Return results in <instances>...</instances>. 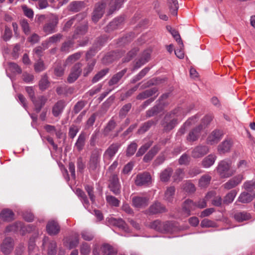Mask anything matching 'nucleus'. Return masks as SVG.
Masks as SVG:
<instances>
[{
	"label": "nucleus",
	"instance_id": "nucleus-56",
	"mask_svg": "<svg viewBox=\"0 0 255 255\" xmlns=\"http://www.w3.org/2000/svg\"><path fill=\"white\" fill-rule=\"evenodd\" d=\"M63 36L61 33H58L50 37L46 41L48 44L54 43L59 42Z\"/></svg>",
	"mask_w": 255,
	"mask_h": 255
},
{
	"label": "nucleus",
	"instance_id": "nucleus-34",
	"mask_svg": "<svg viewBox=\"0 0 255 255\" xmlns=\"http://www.w3.org/2000/svg\"><path fill=\"white\" fill-rule=\"evenodd\" d=\"M234 218L238 222H242L249 220L251 216L250 214L245 212H239L235 213Z\"/></svg>",
	"mask_w": 255,
	"mask_h": 255
},
{
	"label": "nucleus",
	"instance_id": "nucleus-59",
	"mask_svg": "<svg viewBox=\"0 0 255 255\" xmlns=\"http://www.w3.org/2000/svg\"><path fill=\"white\" fill-rule=\"evenodd\" d=\"M190 160V157L186 153L182 154L178 159V163L180 165H187Z\"/></svg>",
	"mask_w": 255,
	"mask_h": 255
},
{
	"label": "nucleus",
	"instance_id": "nucleus-58",
	"mask_svg": "<svg viewBox=\"0 0 255 255\" xmlns=\"http://www.w3.org/2000/svg\"><path fill=\"white\" fill-rule=\"evenodd\" d=\"M137 147V145L135 142H131L127 148V155L129 156L133 155L136 150Z\"/></svg>",
	"mask_w": 255,
	"mask_h": 255
},
{
	"label": "nucleus",
	"instance_id": "nucleus-57",
	"mask_svg": "<svg viewBox=\"0 0 255 255\" xmlns=\"http://www.w3.org/2000/svg\"><path fill=\"white\" fill-rule=\"evenodd\" d=\"M96 61L93 60L91 63H89L85 68L84 69L83 75L85 77L87 76L93 70L96 64Z\"/></svg>",
	"mask_w": 255,
	"mask_h": 255
},
{
	"label": "nucleus",
	"instance_id": "nucleus-19",
	"mask_svg": "<svg viewBox=\"0 0 255 255\" xmlns=\"http://www.w3.org/2000/svg\"><path fill=\"white\" fill-rule=\"evenodd\" d=\"M148 211L151 214H156L165 212L166 209L160 203L155 202L149 207Z\"/></svg>",
	"mask_w": 255,
	"mask_h": 255
},
{
	"label": "nucleus",
	"instance_id": "nucleus-55",
	"mask_svg": "<svg viewBox=\"0 0 255 255\" xmlns=\"http://www.w3.org/2000/svg\"><path fill=\"white\" fill-rule=\"evenodd\" d=\"M116 126V122L114 120H110L104 129V134L105 135H107L110 132L112 131L115 128Z\"/></svg>",
	"mask_w": 255,
	"mask_h": 255
},
{
	"label": "nucleus",
	"instance_id": "nucleus-3",
	"mask_svg": "<svg viewBox=\"0 0 255 255\" xmlns=\"http://www.w3.org/2000/svg\"><path fill=\"white\" fill-rule=\"evenodd\" d=\"M231 164V161L227 160H223L219 162L216 169L221 178H228L235 173V171L230 170Z\"/></svg>",
	"mask_w": 255,
	"mask_h": 255
},
{
	"label": "nucleus",
	"instance_id": "nucleus-43",
	"mask_svg": "<svg viewBox=\"0 0 255 255\" xmlns=\"http://www.w3.org/2000/svg\"><path fill=\"white\" fill-rule=\"evenodd\" d=\"M166 28L168 31L170 32V33L172 34V35L173 36V37L175 38V39L176 40L177 42H180L181 46L180 47L183 46V43L182 42V41L181 40V38L180 37V36L179 34V33L175 30V29H173L170 26H167Z\"/></svg>",
	"mask_w": 255,
	"mask_h": 255
},
{
	"label": "nucleus",
	"instance_id": "nucleus-26",
	"mask_svg": "<svg viewBox=\"0 0 255 255\" xmlns=\"http://www.w3.org/2000/svg\"><path fill=\"white\" fill-rule=\"evenodd\" d=\"M158 91L156 88L154 87L150 89L146 90L144 92L139 94L136 98L138 100H143L149 97H151L156 94Z\"/></svg>",
	"mask_w": 255,
	"mask_h": 255
},
{
	"label": "nucleus",
	"instance_id": "nucleus-1",
	"mask_svg": "<svg viewBox=\"0 0 255 255\" xmlns=\"http://www.w3.org/2000/svg\"><path fill=\"white\" fill-rule=\"evenodd\" d=\"M125 0H102L95 5L92 14V20L97 22L103 15L105 8H107V14H112L118 10L122 6Z\"/></svg>",
	"mask_w": 255,
	"mask_h": 255
},
{
	"label": "nucleus",
	"instance_id": "nucleus-42",
	"mask_svg": "<svg viewBox=\"0 0 255 255\" xmlns=\"http://www.w3.org/2000/svg\"><path fill=\"white\" fill-rule=\"evenodd\" d=\"M76 195L80 198L84 206L87 207L89 204V201L85 193L80 189H77L76 190Z\"/></svg>",
	"mask_w": 255,
	"mask_h": 255
},
{
	"label": "nucleus",
	"instance_id": "nucleus-33",
	"mask_svg": "<svg viewBox=\"0 0 255 255\" xmlns=\"http://www.w3.org/2000/svg\"><path fill=\"white\" fill-rule=\"evenodd\" d=\"M216 156L214 154H209L202 161V164L205 168H208L213 165L216 159Z\"/></svg>",
	"mask_w": 255,
	"mask_h": 255
},
{
	"label": "nucleus",
	"instance_id": "nucleus-47",
	"mask_svg": "<svg viewBox=\"0 0 255 255\" xmlns=\"http://www.w3.org/2000/svg\"><path fill=\"white\" fill-rule=\"evenodd\" d=\"M49 86V82L46 75H43L39 82V89L44 91Z\"/></svg>",
	"mask_w": 255,
	"mask_h": 255
},
{
	"label": "nucleus",
	"instance_id": "nucleus-11",
	"mask_svg": "<svg viewBox=\"0 0 255 255\" xmlns=\"http://www.w3.org/2000/svg\"><path fill=\"white\" fill-rule=\"evenodd\" d=\"M58 23V17L53 15L50 21L46 23L43 27V31L47 34L55 32V28Z\"/></svg>",
	"mask_w": 255,
	"mask_h": 255
},
{
	"label": "nucleus",
	"instance_id": "nucleus-27",
	"mask_svg": "<svg viewBox=\"0 0 255 255\" xmlns=\"http://www.w3.org/2000/svg\"><path fill=\"white\" fill-rule=\"evenodd\" d=\"M86 139V133L82 132L79 134L78 138L75 144V147L78 151H81L83 149L85 146Z\"/></svg>",
	"mask_w": 255,
	"mask_h": 255
},
{
	"label": "nucleus",
	"instance_id": "nucleus-53",
	"mask_svg": "<svg viewBox=\"0 0 255 255\" xmlns=\"http://www.w3.org/2000/svg\"><path fill=\"white\" fill-rule=\"evenodd\" d=\"M106 200L107 202L111 206L118 207L120 205V200H119L115 197L112 195H107L106 196Z\"/></svg>",
	"mask_w": 255,
	"mask_h": 255
},
{
	"label": "nucleus",
	"instance_id": "nucleus-40",
	"mask_svg": "<svg viewBox=\"0 0 255 255\" xmlns=\"http://www.w3.org/2000/svg\"><path fill=\"white\" fill-rule=\"evenodd\" d=\"M84 6V3L81 1H75L72 2L69 5L70 10L78 11Z\"/></svg>",
	"mask_w": 255,
	"mask_h": 255
},
{
	"label": "nucleus",
	"instance_id": "nucleus-2",
	"mask_svg": "<svg viewBox=\"0 0 255 255\" xmlns=\"http://www.w3.org/2000/svg\"><path fill=\"white\" fill-rule=\"evenodd\" d=\"M190 110L178 107L170 113L167 114L161 124L163 130L168 131L172 129Z\"/></svg>",
	"mask_w": 255,
	"mask_h": 255
},
{
	"label": "nucleus",
	"instance_id": "nucleus-51",
	"mask_svg": "<svg viewBox=\"0 0 255 255\" xmlns=\"http://www.w3.org/2000/svg\"><path fill=\"white\" fill-rule=\"evenodd\" d=\"M64 69L62 66V64L60 63H57L55 64L54 74L56 77H61L64 74Z\"/></svg>",
	"mask_w": 255,
	"mask_h": 255
},
{
	"label": "nucleus",
	"instance_id": "nucleus-22",
	"mask_svg": "<svg viewBox=\"0 0 255 255\" xmlns=\"http://www.w3.org/2000/svg\"><path fill=\"white\" fill-rule=\"evenodd\" d=\"M65 102L63 100L58 101L54 106L52 109V113L55 117L61 114L65 106Z\"/></svg>",
	"mask_w": 255,
	"mask_h": 255
},
{
	"label": "nucleus",
	"instance_id": "nucleus-8",
	"mask_svg": "<svg viewBox=\"0 0 255 255\" xmlns=\"http://www.w3.org/2000/svg\"><path fill=\"white\" fill-rule=\"evenodd\" d=\"M109 188L115 195L121 193V185L117 175L113 174L110 177Z\"/></svg>",
	"mask_w": 255,
	"mask_h": 255
},
{
	"label": "nucleus",
	"instance_id": "nucleus-9",
	"mask_svg": "<svg viewBox=\"0 0 255 255\" xmlns=\"http://www.w3.org/2000/svg\"><path fill=\"white\" fill-rule=\"evenodd\" d=\"M149 199L146 196H136L132 198V205L136 208H144L149 203Z\"/></svg>",
	"mask_w": 255,
	"mask_h": 255
},
{
	"label": "nucleus",
	"instance_id": "nucleus-62",
	"mask_svg": "<svg viewBox=\"0 0 255 255\" xmlns=\"http://www.w3.org/2000/svg\"><path fill=\"white\" fill-rule=\"evenodd\" d=\"M73 45V41L71 40L65 41L61 46V50L63 52H68Z\"/></svg>",
	"mask_w": 255,
	"mask_h": 255
},
{
	"label": "nucleus",
	"instance_id": "nucleus-35",
	"mask_svg": "<svg viewBox=\"0 0 255 255\" xmlns=\"http://www.w3.org/2000/svg\"><path fill=\"white\" fill-rule=\"evenodd\" d=\"M173 170L170 167H167L160 174V179L162 182H167L169 181L172 174Z\"/></svg>",
	"mask_w": 255,
	"mask_h": 255
},
{
	"label": "nucleus",
	"instance_id": "nucleus-41",
	"mask_svg": "<svg viewBox=\"0 0 255 255\" xmlns=\"http://www.w3.org/2000/svg\"><path fill=\"white\" fill-rule=\"evenodd\" d=\"M102 253L104 255H116V251L110 245L106 244L102 247Z\"/></svg>",
	"mask_w": 255,
	"mask_h": 255
},
{
	"label": "nucleus",
	"instance_id": "nucleus-14",
	"mask_svg": "<svg viewBox=\"0 0 255 255\" xmlns=\"http://www.w3.org/2000/svg\"><path fill=\"white\" fill-rule=\"evenodd\" d=\"M243 180V176L242 174H239L230 179L222 186L226 190H230L236 187L241 183Z\"/></svg>",
	"mask_w": 255,
	"mask_h": 255
},
{
	"label": "nucleus",
	"instance_id": "nucleus-38",
	"mask_svg": "<svg viewBox=\"0 0 255 255\" xmlns=\"http://www.w3.org/2000/svg\"><path fill=\"white\" fill-rule=\"evenodd\" d=\"M171 13L174 16L177 15L178 4L177 0H167Z\"/></svg>",
	"mask_w": 255,
	"mask_h": 255
},
{
	"label": "nucleus",
	"instance_id": "nucleus-49",
	"mask_svg": "<svg viewBox=\"0 0 255 255\" xmlns=\"http://www.w3.org/2000/svg\"><path fill=\"white\" fill-rule=\"evenodd\" d=\"M87 25L84 24L80 27H78L75 31L74 34L73 36L74 39L78 38V35H83L86 33L87 31Z\"/></svg>",
	"mask_w": 255,
	"mask_h": 255
},
{
	"label": "nucleus",
	"instance_id": "nucleus-5",
	"mask_svg": "<svg viewBox=\"0 0 255 255\" xmlns=\"http://www.w3.org/2000/svg\"><path fill=\"white\" fill-rule=\"evenodd\" d=\"M101 153V149L95 148L92 151L89 162L90 170H94L99 165Z\"/></svg>",
	"mask_w": 255,
	"mask_h": 255
},
{
	"label": "nucleus",
	"instance_id": "nucleus-12",
	"mask_svg": "<svg viewBox=\"0 0 255 255\" xmlns=\"http://www.w3.org/2000/svg\"><path fill=\"white\" fill-rule=\"evenodd\" d=\"M204 128L202 124H200L193 129H192L188 133L186 137V139L189 142H193L196 141L200 136V132Z\"/></svg>",
	"mask_w": 255,
	"mask_h": 255
},
{
	"label": "nucleus",
	"instance_id": "nucleus-24",
	"mask_svg": "<svg viewBox=\"0 0 255 255\" xmlns=\"http://www.w3.org/2000/svg\"><path fill=\"white\" fill-rule=\"evenodd\" d=\"M232 142L230 140H225L219 145L218 150L220 154H224L230 151L232 147Z\"/></svg>",
	"mask_w": 255,
	"mask_h": 255
},
{
	"label": "nucleus",
	"instance_id": "nucleus-4",
	"mask_svg": "<svg viewBox=\"0 0 255 255\" xmlns=\"http://www.w3.org/2000/svg\"><path fill=\"white\" fill-rule=\"evenodd\" d=\"M120 146L121 144L118 143H114L110 145L104 153L103 158L104 161L109 164L117 153Z\"/></svg>",
	"mask_w": 255,
	"mask_h": 255
},
{
	"label": "nucleus",
	"instance_id": "nucleus-54",
	"mask_svg": "<svg viewBox=\"0 0 255 255\" xmlns=\"http://www.w3.org/2000/svg\"><path fill=\"white\" fill-rule=\"evenodd\" d=\"M152 142L151 141H149L144 145L141 146L138 149V151L136 153V156H140L142 155L150 147V146L152 145Z\"/></svg>",
	"mask_w": 255,
	"mask_h": 255
},
{
	"label": "nucleus",
	"instance_id": "nucleus-15",
	"mask_svg": "<svg viewBox=\"0 0 255 255\" xmlns=\"http://www.w3.org/2000/svg\"><path fill=\"white\" fill-rule=\"evenodd\" d=\"M60 230V227L57 221L55 220L48 221L46 225V231L49 235H56L59 233Z\"/></svg>",
	"mask_w": 255,
	"mask_h": 255
},
{
	"label": "nucleus",
	"instance_id": "nucleus-52",
	"mask_svg": "<svg viewBox=\"0 0 255 255\" xmlns=\"http://www.w3.org/2000/svg\"><path fill=\"white\" fill-rule=\"evenodd\" d=\"M154 124V122L152 120L149 121L143 124V125L140 127L139 129L138 130V133L139 134H141L145 131H146L151 126Z\"/></svg>",
	"mask_w": 255,
	"mask_h": 255
},
{
	"label": "nucleus",
	"instance_id": "nucleus-20",
	"mask_svg": "<svg viewBox=\"0 0 255 255\" xmlns=\"http://www.w3.org/2000/svg\"><path fill=\"white\" fill-rule=\"evenodd\" d=\"M34 104L35 110L37 112H39L41 108L44 106L47 101V98L43 96H38L37 98L35 97L33 100L31 101Z\"/></svg>",
	"mask_w": 255,
	"mask_h": 255
},
{
	"label": "nucleus",
	"instance_id": "nucleus-39",
	"mask_svg": "<svg viewBox=\"0 0 255 255\" xmlns=\"http://www.w3.org/2000/svg\"><path fill=\"white\" fill-rule=\"evenodd\" d=\"M82 15L77 14L76 15L71 17L68 21H67L63 26L62 29L63 31H68L69 29L71 27L75 20H79L80 18H82Z\"/></svg>",
	"mask_w": 255,
	"mask_h": 255
},
{
	"label": "nucleus",
	"instance_id": "nucleus-25",
	"mask_svg": "<svg viewBox=\"0 0 255 255\" xmlns=\"http://www.w3.org/2000/svg\"><path fill=\"white\" fill-rule=\"evenodd\" d=\"M163 106L164 104L161 102L146 112V117L149 118L157 115L163 110Z\"/></svg>",
	"mask_w": 255,
	"mask_h": 255
},
{
	"label": "nucleus",
	"instance_id": "nucleus-17",
	"mask_svg": "<svg viewBox=\"0 0 255 255\" xmlns=\"http://www.w3.org/2000/svg\"><path fill=\"white\" fill-rule=\"evenodd\" d=\"M196 208V203L190 199L186 200L182 204V212L187 216L190 215V212Z\"/></svg>",
	"mask_w": 255,
	"mask_h": 255
},
{
	"label": "nucleus",
	"instance_id": "nucleus-60",
	"mask_svg": "<svg viewBox=\"0 0 255 255\" xmlns=\"http://www.w3.org/2000/svg\"><path fill=\"white\" fill-rule=\"evenodd\" d=\"M86 102L84 101H80L78 102L76 105L74 106L73 109V112L75 114H78L80 111H81L82 109L86 105Z\"/></svg>",
	"mask_w": 255,
	"mask_h": 255
},
{
	"label": "nucleus",
	"instance_id": "nucleus-13",
	"mask_svg": "<svg viewBox=\"0 0 255 255\" xmlns=\"http://www.w3.org/2000/svg\"><path fill=\"white\" fill-rule=\"evenodd\" d=\"M209 148L206 145H198L194 147L191 152V156L194 158H201L208 153Z\"/></svg>",
	"mask_w": 255,
	"mask_h": 255
},
{
	"label": "nucleus",
	"instance_id": "nucleus-16",
	"mask_svg": "<svg viewBox=\"0 0 255 255\" xmlns=\"http://www.w3.org/2000/svg\"><path fill=\"white\" fill-rule=\"evenodd\" d=\"M223 134V132L220 130H213L207 138L208 143L214 144L218 143L222 138Z\"/></svg>",
	"mask_w": 255,
	"mask_h": 255
},
{
	"label": "nucleus",
	"instance_id": "nucleus-48",
	"mask_svg": "<svg viewBox=\"0 0 255 255\" xmlns=\"http://www.w3.org/2000/svg\"><path fill=\"white\" fill-rule=\"evenodd\" d=\"M211 177L209 175H203L199 181V186L201 187H206L210 183Z\"/></svg>",
	"mask_w": 255,
	"mask_h": 255
},
{
	"label": "nucleus",
	"instance_id": "nucleus-30",
	"mask_svg": "<svg viewBox=\"0 0 255 255\" xmlns=\"http://www.w3.org/2000/svg\"><path fill=\"white\" fill-rule=\"evenodd\" d=\"M168 225V223H162L158 220H156L151 223L150 226L151 228L158 231H162L163 227L164 230L167 231L169 230L167 227Z\"/></svg>",
	"mask_w": 255,
	"mask_h": 255
},
{
	"label": "nucleus",
	"instance_id": "nucleus-6",
	"mask_svg": "<svg viewBox=\"0 0 255 255\" xmlns=\"http://www.w3.org/2000/svg\"><path fill=\"white\" fill-rule=\"evenodd\" d=\"M42 248L47 250L48 255H55L56 253V242L50 240L47 237H44L43 239Z\"/></svg>",
	"mask_w": 255,
	"mask_h": 255
},
{
	"label": "nucleus",
	"instance_id": "nucleus-21",
	"mask_svg": "<svg viewBox=\"0 0 255 255\" xmlns=\"http://www.w3.org/2000/svg\"><path fill=\"white\" fill-rule=\"evenodd\" d=\"M126 72L127 69H124L114 75L108 82L109 85L111 86L117 84L124 76V75L126 74Z\"/></svg>",
	"mask_w": 255,
	"mask_h": 255
},
{
	"label": "nucleus",
	"instance_id": "nucleus-46",
	"mask_svg": "<svg viewBox=\"0 0 255 255\" xmlns=\"http://www.w3.org/2000/svg\"><path fill=\"white\" fill-rule=\"evenodd\" d=\"M184 176L183 170L181 168H178L174 173L172 178L174 182H178L180 181Z\"/></svg>",
	"mask_w": 255,
	"mask_h": 255
},
{
	"label": "nucleus",
	"instance_id": "nucleus-23",
	"mask_svg": "<svg viewBox=\"0 0 255 255\" xmlns=\"http://www.w3.org/2000/svg\"><path fill=\"white\" fill-rule=\"evenodd\" d=\"M124 18L122 17L115 18L111 21L106 27V31L110 32L116 29L123 23Z\"/></svg>",
	"mask_w": 255,
	"mask_h": 255
},
{
	"label": "nucleus",
	"instance_id": "nucleus-32",
	"mask_svg": "<svg viewBox=\"0 0 255 255\" xmlns=\"http://www.w3.org/2000/svg\"><path fill=\"white\" fill-rule=\"evenodd\" d=\"M0 218L5 221H11L14 219V213L12 211L5 209L1 212Z\"/></svg>",
	"mask_w": 255,
	"mask_h": 255
},
{
	"label": "nucleus",
	"instance_id": "nucleus-29",
	"mask_svg": "<svg viewBox=\"0 0 255 255\" xmlns=\"http://www.w3.org/2000/svg\"><path fill=\"white\" fill-rule=\"evenodd\" d=\"M175 192V188L174 186L168 187L164 193V200L170 203L172 202Z\"/></svg>",
	"mask_w": 255,
	"mask_h": 255
},
{
	"label": "nucleus",
	"instance_id": "nucleus-63",
	"mask_svg": "<svg viewBox=\"0 0 255 255\" xmlns=\"http://www.w3.org/2000/svg\"><path fill=\"white\" fill-rule=\"evenodd\" d=\"M91 251L90 246L87 243H83L81 246L80 253L83 255H88Z\"/></svg>",
	"mask_w": 255,
	"mask_h": 255
},
{
	"label": "nucleus",
	"instance_id": "nucleus-37",
	"mask_svg": "<svg viewBox=\"0 0 255 255\" xmlns=\"http://www.w3.org/2000/svg\"><path fill=\"white\" fill-rule=\"evenodd\" d=\"M23 224L20 222H16L12 225L8 226L5 229L6 232H15L19 230L23 229Z\"/></svg>",
	"mask_w": 255,
	"mask_h": 255
},
{
	"label": "nucleus",
	"instance_id": "nucleus-44",
	"mask_svg": "<svg viewBox=\"0 0 255 255\" xmlns=\"http://www.w3.org/2000/svg\"><path fill=\"white\" fill-rule=\"evenodd\" d=\"M109 72V69H103L97 73L92 80L93 83H95L103 78Z\"/></svg>",
	"mask_w": 255,
	"mask_h": 255
},
{
	"label": "nucleus",
	"instance_id": "nucleus-7",
	"mask_svg": "<svg viewBox=\"0 0 255 255\" xmlns=\"http://www.w3.org/2000/svg\"><path fill=\"white\" fill-rule=\"evenodd\" d=\"M134 182L138 186H147L151 183V175L147 172L139 173L136 175Z\"/></svg>",
	"mask_w": 255,
	"mask_h": 255
},
{
	"label": "nucleus",
	"instance_id": "nucleus-50",
	"mask_svg": "<svg viewBox=\"0 0 255 255\" xmlns=\"http://www.w3.org/2000/svg\"><path fill=\"white\" fill-rule=\"evenodd\" d=\"M8 69L13 73L20 74L22 72V70L19 66L13 62L8 63Z\"/></svg>",
	"mask_w": 255,
	"mask_h": 255
},
{
	"label": "nucleus",
	"instance_id": "nucleus-31",
	"mask_svg": "<svg viewBox=\"0 0 255 255\" xmlns=\"http://www.w3.org/2000/svg\"><path fill=\"white\" fill-rule=\"evenodd\" d=\"M254 198V195L248 192H243L238 197V201L243 203H248L251 202Z\"/></svg>",
	"mask_w": 255,
	"mask_h": 255
},
{
	"label": "nucleus",
	"instance_id": "nucleus-36",
	"mask_svg": "<svg viewBox=\"0 0 255 255\" xmlns=\"http://www.w3.org/2000/svg\"><path fill=\"white\" fill-rule=\"evenodd\" d=\"M237 194V191L236 190H231L224 197L223 199V203L225 204H229L231 203L234 200Z\"/></svg>",
	"mask_w": 255,
	"mask_h": 255
},
{
	"label": "nucleus",
	"instance_id": "nucleus-10",
	"mask_svg": "<svg viewBox=\"0 0 255 255\" xmlns=\"http://www.w3.org/2000/svg\"><path fill=\"white\" fill-rule=\"evenodd\" d=\"M82 66L81 63H77L74 65L67 78L68 83H72L78 79L82 72Z\"/></svg>",
	"mask_w": 255,
	"mask_h": 255
},
{
	"label": "nucleus",
	"instance_id": "nucleus-28",
	"mask_svg": "<svg viewBox=\"0 0 255 255\" xmlns=\"http://www.w3.org/2000/svg\"><path fill=\"white\" fill-rule=\"evenodd\" d=\"M109 222L114 226H117L118 228L127 231V224L126 222L122 219H116L114 218H111L109 219Z\"/></svg>",
	"mask_w": 255,
	"mask_h": 255
},
{
	"label": "nucleus",
	"instance_id": "nucleus-45",
	"mask_svg": "<svg viewBox=\"0 0 255 255\" xmlns=\"http://www.w3.org/2000/svg\"><path fill=\"white\" fill-rule=\"evenodd\" d=\"M83 53L81 52H76L69 56L65 61V65L72 64L80 59Z\"/></svg>",
	"mask_w": 255,
	"mask_h": 255
},
{
	"label": "nucleus",
	"instance_id": "nucleus-64",
	"mask_svg": "<svg viewBox=\"0 0 255 255\" xmlns=\"http://www.w3.org/2000/svg\"><path fill=\"white\" fill-rule=\"evenodd\" d=\"M244 187L247 191L250 192L255 189V181H250L246 182L244 184Z\"/></svg>",
	"mask_w": 255,
	"mask_h": 255
},
{
	"label": "nucleus",
	"instance_id": "nucleus-61",
	"mask_svg": "<svg viewBox=\"0 0 255 255\" xmlns=\"http://www.w3.org/2000/svg\"><path fill=\"white\" fill-rule=\"evenodd\" d=\"M81 235L82 238L84 240L88 241L92 240L94 237V235H93V234L92 232L87 230L83 231L81 232Z\"/></svg>",
	"mask_w": 255,
	"mask_h": 255
},
{
	"label": "nucleus",
	"instance_id": "nucleus-18",
	"mask_svg": "<svg viewBox=\"0 0 255 255\" xmlns=\"http://www.w3.org/2000/svg\"><path fill=\"white\" fill-rule=\"evenodd\" d=\"M13 248L12 239L10 238H6L4 240L1 246V250L3 254L7 255L12 251Z\"/></svg>",
	"mask_w": 255,
	"mask_h": 255
}]
</instances>
